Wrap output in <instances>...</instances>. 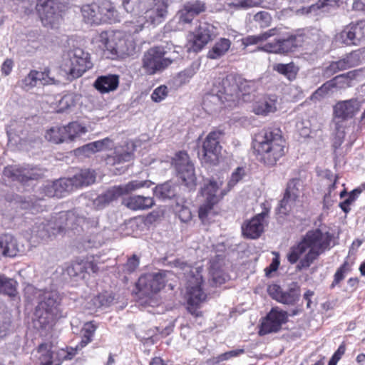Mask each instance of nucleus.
I'll list each match as a JSON object with an SVG mask.
<instances>
[{
    "mask_svg": "<svg viewBox=\"0 0 365 365\" xmlns=\"http://www.w3.org/2000/svg\"><path fill=\"white\" fill-rule=\"evenodd\" d=\"M361 192V189L356 188L348 194V197L346 200L339 203V206L344 212H345L346 214L349 212V211L351 210L349 207L350 205H351L356 200L359 195Z\"/></svg>",
    "mask_w": 365,
    "mask_h": 365,
    "instance_id": "obj_53",
    "label": "nucleus"
},
{
    "mask_svg": "<svg viewBox=\"0 0 365 365\" xmlns=\"http://www.w3.org/2000/svg\"><path fill=\"white\" fill-rule=\"evenodd\" d=\"M54 222H48L47 220H39L35 222L31 229V235L41 240H46L56 235L55 228L52 227Z\"/></svg>",
    "mask_w": 365,
    "mask_h": 365,
    "instance_id": "obj_33",
    "label": "nucleus"
},
{
    "mask_svg": "<svg viewBox=\"0 0 365 365\" xmlns=\"http://www.w3.org/2000/svg\"><path fill=\"white\" fill-rule=\"evenodd\" d=\"M36 350L39 354L38 357L39 365H53V351H52V344L51 342L39 344Z\"/></svg>",
    "mask_w": 365,
    "mask_h": 365,
    "instance_id": "obj_40",
    "label": "nucleus"
},
{
    "mask_svg": "<svg viewBox=\"0 0 365 365\" xmlns=\"http://www.w3.org/2000/svg\"><path fill=\"white\" fill-rule=\"evenodd\" d=\"M341 38L346 46L359 45L365 40V23L349 24L341 33Z\"/></svg>",
    "mask_w": 365,
    "mask_h": 365,
    "instance_id": "obj_27",
    "label": "nucleus"
},
{
    "mask_svg": "<svg viewBox=\"0 0 365 365\" xmlns=\"http://www.w3.org/2000/svg\"><path fill=\"white\" fill-rule=\"evenodd\" d=\"M198 65L192 63L189 67L178 73L174 78V83L176 86H181L187 83L196 73Z\"/></svg>",
    "mask_w": 365,
    "mask_h": 365,
    "instance_id": "obj_43",
    "label": "nucleus"
},
{
    "mask_svg": "<svg viewBox=\"0 0 365 365\" xmlns=\"http://www.w3.org/2000/svg\"><path fill=\"white\" fill-rule=\"evenodd\" d=\"M176 267L183 272L187 281L186 298L187 304H200L206 299L201 285L203 282L202 276L197 269H193L185 262H177Z\"/></svg>",
    "mask_w": 365,
    "mask_h": 365,
    "instance_id": "obj_6",
    "label": "nucleus"
},
{
    "mask_svg": "<svg viewBox=\"0 0 365 365\" xmlns=\"http://www.w3.org/2000/svg\"><path fill=\"white\" fill-rule=\"evenodd\" d=\"M115 301V294L109 292H104L94 296L91 299V304L93 309H104L110 307Z\"/></svg>",
    "mask_w": 365,
    "mask_h": 365,
    "instance_id": "obj_39",
    "label": "nucleus"
},
{
    "mask_svg": "<svg viewBox=\"0 0 365 365\" xmlns=\"http://www.w3.org/2000/svg\"><path fill=\"white\" fill-rule=\"evenodd\" d=\"M332 235L320 229L308 231L302 240L307 253L299 260L297 265L298 270L307 269L327 250H329Z\"/></svg>",
    "mask_w": 365,
    "mask_h": 365,
    "instance_id": "obj_3",
    "label": "nucleus"
},
{
    "mask_svg": "<svg viewBox=\"0 0 365 365\" xmlns=\"http://www.w3.org/2000/svg\"><path fill=\"white\" fill-rule=\"evenodd\" d=\"M273 69L290 81L296 78L299 71L298 68L292 62L289 63H277L274 66Z\"/></svg>",
    "mask_w": 365,
    "mask_h": 365,
    "instance_id": "obj_46",
    "label": "nucleus"
},
{
    "mask_svg": "<svg viewBox=\"0 0 365 365\" xmlns=\"http://www.w3.org/2000/svg\"><path fill=\"white\" fill-rule=\"evenodd\" d=\"M333 88L331 81H328L318 88L310 96V99L314 101H319L324 98L329 92Z\"/></svg>",
    "mask_w": 365,
    "mask_h": 365,
    "instance_id": "obj_54",
    "label": "nucleus"
},
{
    "mask_svg": "<svg viewBox=\"0 0 365 365\" xmlns=\"http://www.w3.org/2000/svg\"><path fill=\"white\" fill-rule=\"evenodd\" d=\"M180 187L171 182L167 181L163 184L158 185L153 188L154 195L163 200L176 199L178 200V190Z\"/></svg>",
    "mask_w": 365,
    "mask_h": 365,
    "instance_id": "obj_31",
    "label": "nucleus"
},
{
    "mask_svg": "<svg viewBox=\"0 0 365 365\" xmlns=\"http://www.w3.org/2000/svg\"><path fill=\"white\" fill-rule=\"evenodd\" d=\"M364 53L365 47L355 50L338 61H332L327 67L326 73L331 76L340 71L346 70L359 65L364 58L363 56Z\"/></svg>",
    "mask_w": 365,
    "mask_h": 365,
    "instance_id": "obj_20",
    "label": "nucleus"
},
{
    "mask_svg": "<svg viewBox=\"0 0 365 365\" xmlns=\"http://www.w3.org/2000/svg\"><path fill=\"white\" fill-rule=\"evenodd\" d=\"M232 81L230 78H216L212 85L210 92L207 93L203 98L202 105L205 109L212 110L211 104L219 106L225 102L230 103L229 106H232V101L230 96H235V87H230V83Z\"/></svg>",
    "mask_w": 365,
    "mask_h": 365,
    "instance_id": "obj_8",
    "label": "nucleus"
},
{
    "mask_svg": "<svg viewBox=\"0 0 365 365\" xmlns=\"http://www.w3.org/2000/svg\"><path fill=\"white\" fill-rule=\"evenodd\" d=\"M288 317L289 314L286 311L278 307L272 308L261 324L259 334L264 336L279 332L288 322Z\"/></svg>",
    "mask_w": 365,
    "mask_h": 365,
    "instance_id": "obj_19",
    "label": "nucleus"
},
{
    "mask_svg": "<svg viewBox=\"0 0 365 365\" xmlns=\"http://www.w3.org/2000/svg\"><path fill=\"white\" fill-rule=\"evenodd\" d=\"M254 21L260 28H266L271 24L272 16L267 11H261L254 16Z\"/></svg>",
    "mask_w": 365,
    "mask_h": 365,
    "instance_id": "obj_58",
    "label": "nucleus"
},
{
    "mask_svg": "<svg viewBox=\"0 0 365 365\" xmlns=\"http://www.w3.org/2000/svg\"><path fill=\"white\" fill-rule=\"evenodd\" d=\"M64 132H66V130L63 128V126L52 127L48 130H47L45 135V138L48 141L56 144L66 142Z\"/></svg>",
    "mask_w": 365,
    "mask_h": 365,
    "instance_id": "obj_47",
    "label": "nucleus"
},
{
    "mask_svg": "<svg viewBox=\"0 0 365 365\" xmlns=\"http://www.w3.org/2000/svg\"><path fill=\"white\" fill-rule=\"evenodd\" d=\"M218 35L217 26L208 22H200L187 44V51L198 53Z\"/></svg>",
    "mask_w": 365,
    "mask_h": 365,
    "instance_id": "obj_13",
    "label": "nucleus"
},
{
    "mask_svg": "<svg viewBox=\"0 0 365 365\" xmlns=\"http://www.w3.org/2000/svg\"><path fill=\"white\" fill-rule=\"evenodd\" d=\"M282 289L281 287L276 284L269 285L267 288V292L269 296L274 300L280 302L282 294Z\"/></svg>",
    "mask_w": 365,
    "mask_h": 365,
    "instance_id": "obj_63",
    "label": "nucleus"
},
{
    "mask_svg": "<svg viewBox=\"0 0 365 365\" xmlns=\"http://www.w3.org/2000/svg\"><path fill=\"white\" fill-rule=\"evenodd\" d=\"M63 128L66 130L64 134L66 138V142L73 141L76 138L87 132L86 128L82 126L77 122L70 123L68 125L63 126Z\"/></svg>",
    "mask_w": 365,
    "mask_h": 365,
    "instance_id": "obj_44",
    "label": "nucleus"
},
{
    "mask_svg": "<svg viewBox=\"0 0 365 365\" xmlns=\"http://www.w3.org/2000/svg\"><path fill=\"white\" fill-rule=\"evenodd\" d=\"M245 175V170L238 167L231 175V178L227 182V189L225 190H228V192Z\"/></svg>",
    "mask_w": 365,
    "mask_h": 365,
    "instance_id": "obj_60",
    "label": "nucleus"
},
{
    "mask_svg": "<svg viewBox=\"0 0 365 365\" xmlns=\"http://www.w3.org/2000/svg\"><path fill=\"white\" fill-rule=\"evenodd\" d=\"M77 96L73 93L64 95L58 101L56 111L58 113H63L68 110L71 108L75 106Z\"/></svg>",
    "mask_w": 365,
    "mask_h": 365,
    "instance_id": "obj_48",
    "label": "nucleus"
},
{
    "mask_svg": "<svg viewBox=\"0 0 365 365\" xmlns=\"http://www.w3.org/2000/svg\"><path fill=\"white\" fill-rule=\"evenodd\" d=\"M123 204L133 210H148L154 205V200L151 197L133 195L125 199Z\"/></svg>",
    "mask_w": 365,
    "mask_h": 365,
    "instance_id": "obj_35",
    "label": "nucleus"
},
{
    "mask_svg": "<svg viewBox=\"0 0 365 365\" xmlns=\"http://www.w3.org/2000/svg\"><path fill=\"white\" fill-rule=\"evenodd\" d=\"M300 296V287L297 282L289 284L287 290L282 291L280 303L285 304H294L299 300Z\"/></svg>",
    "mask_w": 365,
    "mask_h": 365,
    "instance_id": "obj_42",
    "label": "nucleus"
},
{
    "mask_svg": "<svg viewBox=\"0 0 365 365\" xmlns=\"http://www.w3.org/2000/svg\"><path fill=\"white\" fill-rule=\"evenodd\" d=\"M131 147L130 150L128 146L125 148H122L120 150H116L115 155L113 158H109L108 161L113 160V164L130 162L134 157V147L133 144Z\"/></svg>",
    "mask_w": 365,
    "mask_h": 365,
    "instance_id": "obj_45",
    "label": "nucleus"
},
{
    "mask_svg": "<svg viewBox=\"0 0 365 365\" xmlns=\"http://www.w3.org/2000/svg\"><path fill=\"white\" fill-rule=\"evenodd\" d=\"M16 240L11 235H4L0 237V257H16L19 252Z\"/></svg>",
    "mask_w": 365,
    "mask_h": 365,
    "instance_id": "obj_34",
    "label": "nucleus"
},
{
    "mask_svg": "<svg viewBox=\"0 0 365 365\" xmlns=\"http://www.w3.org/2000/svg\"><path fill=\"white\" fill-rule=\"evenodd\" d=\"M69 63L66 72L68 74V78L71 81L81 77L93 66L89 53L80 48H76L69 53Z\"/></svg>",
    "mask_w": 365,
    "mask_h": 365,
    "instance_id": "obj_16",
    "label": "nucleus"
},
{
    "mask_svg": "<svg viewBox=\"0 0 365 365\" xmlns=\"http://www.w3.org/2000/svg\"><path fill=\"white\" fill-rule=\"evenodd\" d=\"M152 185L153 182L150 180H135L125 185L111 187L99 195L93 200V205L96 209L101 210L123 195H127L142 187H150Z\"/></svg>",
    "mask_w": 365,
    "mask_h": 365,
    "instance_id": "obj_7",
    "label": "nucleus"
},
{
    "mask_svg": "<svg viewBox=\"0 0 365 365\" xmlns=\"http://www.w3.org/2000/svg\"><path fill=\"white\" fill-rule=\"evenodd\" d=\"M232 79L230 83V87H235V96H230L232 103H235L239 101L241 96H245L247 94L255 92L259 86V81L255 80L247 81L241 78H236L235 76L230 75L227 76L225 78Z\"/></svg>",
    "mask_w": 365,
    "mask_h": 365,
    "instance_id": "obj_26",
    "label": "nucleus"
},
{
    "mask_svg": "<svg viewBox=\"0 0 365 365\" xmlns=\"http://www.w3.org/2000/svg\"><path fill=\"white\" fill-rule=\"evenodd\" d=\"M277 96L276 95L267 96L257 102L255 107V112L257 115H262L274 113L277 110Z\"/></svg>",
    "mask_w": 365,
    "mask_h": 365,
    "instance_id": "obj_37",
    "label": "nucleus"
},
{
    "mask_svg": "<svg viewBox=\"0 0 365 365\" xmlns=\"http://www.w3.org/2000/svg\"><path fill=\"white\" fill-rule=\"evenodd\" d=\"M177 57L176 53H173L171 57H163V49L155 46L145 53L143 58V68L146 73L153 75L168 68L176 61Z\"/></svg>",
    "mask_w": 365,
    "mask_h": 365,
    "instance_id": "obj_14",
    "label": "nucleus"
},
{
    "mask_svg": "<svg viewBox=\"0 0 365 365\" xmlns=\"http://www.w3.org/2000/svg\"><path fill=\"white\" fill-rule=\"evenodd\" d=\"M305 39L303 34H289L268 42L259 49L267 53L287 54L295 52L303 46Z\"/></svg>",
    "mask_w": 365,
    "mask_h": 365,
    "instance_id": "obj_10",
    "label": "nucleus"
},
{
    "mask_svg": "<svg viewBox=\"0 0 365 365\" xmlns=\"http://www.w3.org/2000/svg\"><path fill=\"white\" fill-rule=\"evenodd\" d=\"M68 274L71 277L84 278L86 264L84 262H74L67 268Z\"/></svg>",
    "mask_w": 365,
    "mask_h": 365,
    "instance_id": "obj_52",
    "label": "nucleus"
},
{
    "mask_svg": "<svg viewBox=\"0 0 365 365\" xmlns=\"http://www.w3.org/2000/svg\"><path fill=\"white\" fill-rule=\"evenodd\" d=\"M303 35L306 37L304 43L315 46L316 48H319L322 46L323 39L322 35L318 31L315 30L308 34Z\"/></svg>",
    "mask_w": 365,
    "mask_h": 365,
    "instance_id": "obj_59",
    "label": "nucleus"
},
{
    "mask_svg": "<svg viewBox=\"0 0 365 365\" xmlns=\"http://www.w3.org/2000/svg\"><path fill=\"white\" fill-rule=\"evenodd\" d=\"M139 257L136 255H133L131 257L128 258L126 263L124 264V270L128 273L134 272L139 265Z\"/></svg>",
    "mask_w": 365,
    "mask_h": 365,
    "instance_id": "obj_64",
    "label": "nucleus"
},
{
    "mask_svg": "<svg viewBox=\"0 0 365 365\" xmlns=\"http://www.w3.org/2000/svg\"><path fill=\"white\" fill-rule=\"evenodd\" d=\"M205 3L200 0L187 1L182 8L178 12L179 21L182 24H190L194 18L205 11Z\"/></svg>",
    "mask_w": 365,
    "mask_h": 365,
    "instance_id": "obj_28",
    "label": "nucleus"
},
{
    "mask_svg": "<svg viewBox=\"0 0 365 365\" xmlns=\"http://www.w3.org/2000/svg\"><path fill=\"white\" fill-rule=\"evenodd\" d=\"M0 294L9 297H14L17 295L18 282L13 278H9L2 274L0 280Z\"/></svg>",
    "mask_w": 365,
    "mask_h": 365,
    "instance_id": "obj_41",
    "label": "nucleus"
},
{
    "mask_svg": "<svg viewBox=\"0 0 365 365\" xmlns=\"http://www.w3.org/2000/svg\"><path fill=\"white\" fill-rule=\"evenodd\" d=\"M74 190L71 178H60L48 185L46 194L50 197H62L65 193H68Z\"/></svg>",
    "mask_w": 365,
    "mask_h": 365,
    "instance_id": "obj_29",
    "label": "nucleus"
},
{
    "mask_svg": "<svg viewBox=\"0 0 365 365\" xmlns=\"http://www.w3.org/2000/svg\"><path fill=\"white\" fill-rule=\"evenodd\" d=\"M82 220L81 217H77L71 210L61 212L47 220L48 222H54L52 227L55 228L56 235L64 232L67 229L74 230L76 225H78Z\"/></svg>",
    "mask_w": 365,
    "mask_h": 365,
    "instance_id": "obj_24",
    "label": "nucleus"
},
{
    "mask_svg": "<svg viewBox=\"0 0 365 365\" xmlns=\"http://www.w3.org/2000/svg\"><path fill=\"white\" fill-rule=\"evenodd\" d=\"M81 11L84 21L87 24H113L120 21L118 11L113 4L108 0H98V1L91 4L83 5Z\"/></svg>",
    "mask_w": 365,
    "mask_h": 365,
    "instance_id": "obj_5",
    "label": "nucleus"
},
{
    "mask_svg": "<svg viewBox=\"0 0 365 365\" xmlns=\"http://www.w3.org/2000/svg\"><path fill=\"white\" fill-rule=\"evenodd\" d=\"M301 187L299 179L294 178L289 181L283 198L277 208V213L286 215L291 211L299 197Z\"/></svg>",
    "mask_w": 365,
    "mask_h": 365,
    "instance_id": "obj_21",
    "label": "nucleus"
},
{
    "mask_svg": "<svg viewBox=\"0 0 365 365\" xmlns=\"http://www.w3.org/2000/svg\"><path fill=\"white\" fill-rule=\"evenodd\" d=\"M307 250V248L301 240L297 245L292 246L290 248L287 256L288 262L291 264H295Z\"/></svg>",
    "mask_w": 365,
    "mask_h": 365,
    "instance_id": "obj_49",
    "label": "nucleus"
},
{
    "mask_svg": "<svg viewBox=\"0 0 365 365\" xmlns=\"http://www.w3.org/2000/svg\"><path fill=\"white\" fill-rule=\"evenodd\" d=\"M71 180L73 184L74 190L86 187L95 182L96 173L91 169H81L71 178Z\"/></svg>",
    "mask_w": 365,
    "mask_h": 365,
    "instance_id": "obj_36",
    "label": "nucleus"
},
{
    "mask_svg": "<svg viewBox=\"0 0 365 365\" xmlns=\"http://www.w3.org/2000/svg\"><path fill=\"white\" fill-rule=\"evenodd\" d=\"M168 96V88L165 86H160L156 88L151 94V99L156 103L164 100Z\"/></svg>",
    "mask_w": 365,
    "mask_h": 365,
    "instance_id": "obj_62",
    "label": "nucleus"
},
{
    "mask_svg": "<svg viewBox=\"0 0 365 365\" xmlns=\"http://www.w3.org/2000/svg\"><path fill=\"white\" fill-rule=\"evenodd\" d=\"M223 135L221 130L210 132L202 144L201 161L203 163L216 165L219 161L222 146L220 143Z\"/></svg>",
    "mask_w": 365,
    "mask_h": 365,
    "instance_id": "obj_18",
    "label": "nucleus"
},
{
    "mask_svg": "<svg viewBox=\"0 0 365 365\" xmlns=\"http://www.w3.org/2000/svg\"><path fill=\"white\" fill-rule=\"evenodd\" d=\"M36 70H31L21 81V87L25 91L36 87L38 83L36 81Z\"/></svg>",
    "mask_w": 365,
    "mask_h": 365,
    "instance_id": "obj_55",
    "label": "nucleus"
},
{
    "mask_svg": "<svg viewBox=\"0 0 365 365\" xmlns=\"http://www.w3.org/2000/svg\"><path fill=\"white\" fill-rule=\"evenodd\" d=\"M177 176L181 179L189 191L196 189L197 178L193 163L186 152L179 151L172 160Z\"/></svg>",
    "mask_w": 365,
    "mask_h": 365,
    "instance_id": "obj_9",
    "label": "nucleus"
},
{
    "mask_svg": "<svg viewBox=\"0 0 365 365\" xmlns=\"http://www.w3.org/2000/svg\"><path fill=\"white\" fill-rule=\"evenodd\" d=\"M361 107V101L356 98L338 101L333 106L335 128L342 138L344 136V132H341L340 130L343 128V123L354 118L359 112Z\"/></svg>",
    "mask_w": 365,
    "mask_h": 365,
    "instance_id": "obj_11",
    "label": "nucleus"
},
{
    "mask_svg": "<svg viewBox=\"0 0 365 365\" xmlns=\"http://www.w3.org/2000/svg\"><path fill=\"white\" fill-rule=\"evenodd\" d=\"M123 6L128 13L138 15L143 13L142 20L137 21L136 28L133 31H141L143 24L156 26L164 22L168 14V0H123Z\"/></svg>",
    "mask_w": 365,
    "mask_h": 365,
    "instance_id": "obj_2",
    "label": "nucleus"
},
{
    "mask_svg": "<svg viewBox=\"0 0 365 365\" xmlns=\"http://www.w3.org/2000/svg\"><path fill=\"white\" fill-rule=\"evenodd\" d=\"M45 171L38 166L15 165L6 167L4 175L13 181L26 183L30 180H36L43 178Z\"/></svg>",
    "mask_w": 365,
    "mask_h": 365,
    "instance_id": "obj_15",
    "label": "nucleus"
},
{
    "mask_svg": "<svg viewBox=\"0 0 365 365\" xmlns=\"http://www.w3.org/2000/svg\"><path fill=\"white\" fill-rule=\"evenodd\" d=\"M119 84V76L115 74H109L98 76L93 86L101 93H106L117 89Z\"/></svg>",
    "mask_w": 365,
    "mask_h": 365,
    "instance_id": "obj_32",
    "label": "nucleus"
},
{
    "mask_svg": "<svg viewBox=\"0 0 365 365\" xmlns=\"http://www.w3.org/2000/svg\"><path fill=\"white\" fill-rule=\"evenodd\" d=\"M269 210L265 209L261 213L254 216L251 220L245 221L242 225V232L245 237L257 239L264 232V220L268 215Z\"/></svg>",
    "mask_w": 365,
    "mask_h": 365,
    "instance_id": "obj_25",
    "label": "nucleus"
},
{
    "mask_svg": "<svg viewBox=\"0 0 365 365\" xmlns=\"http://www.w3.org/2000/svg\"><path fill=\"white\" fill-rule=\"evenodd\" d=\"M99 41L102 48L109 52L113 56H120L128 53L125 43L126 41L124 38H121L120 33L109 34L107 31H103L100 34Z\"/></svg>",
    "mask_w": 365,
    "mask_h": 365,
    "instance_id": "obj_22",
    "label": "nucleus"
},
{
    "mask_svg": "<svg viewBox=\"0 0 365 365\" xmlns=\"http://www.w3.org/2000/svg\"><path fill=\"white\" fill-rule=\"evenodd\" d=\"M253 148L259 160L266 166H274L285 155L286 142L279 128H268L256 135Z\"/></svg>",
    "mask_w": 365,
    "mask_h": 365,
    "instance_id": "obj_1",
    "label": "nucleus"
},
{
    "mask_svg": "<svg viewBox=\"0 0 365 365\" xmlns=\"http://www.w3.org/2000/svg\"><path fill=\"white\" fill-rule=\"evenodd\" d=\"M231 41L229 38H220L218 39L207 53L210 59H219L225 56L231 46Z\"/></svg>",
    "mask_w": 365,
    "mask_h": 365,
    "instance_id": "obj_38",
    "label": "nucleus"
},
{
    "mask_svg": "<svg viewBox=\"0 0 365 365\" xmlns=\"http://www.w3.org/2000/svg\"><path fill=\"white\" fill-rule=\"evenodd\" d=\"M364 71V68L355 69L335 76L330 80L333 88L344 89L353 86V81L361 76Z\"/></svg>",
    "mask_w": 365,
    "mask_h": 365,
    "instance_id": "obj_30",
    "label": "nucleus"
},
{
    "mask_svg": "<svg viewBox=\"0 0 365 365\" xmlns=\"http://www.w3.org/2000/svg\"><path fill=\"white\" fill-rule=\"evenodd\" d=\"M61 297L56 291H46L40 297L34 315L41 329L51 326L61 315Z\"/></svg>",
    "mask_w": 365,
    "mask_h": 365,
    "instance_id": "obj_4",
    "label": "nucleus"
},
{
    "mask_svg": "<svg viewBox=\"0 0 365 365\" xmlns=\"http://www.w3.org/2000/svg\"><path fill=\"white\" fill-rule=\"evenodd\" d=\"M73 152L78 157H90L95 153L92 142L75 149Z\"/></svg>",
    "mask_w": 365,
    "mask_h": 365,
    "instance_id": "obj_61",
    "label": "nucleus"
},
{
    "mask_svg": "<svg viewBox=\"0 0 365 365\" xmlns=\"http://www.w3.org/2000/svg\"><path fill=\"white\" fill-rule=\"evenodd\" d=\"M93 145L95 153L97 152L112 150L114 148L113 140L109 138H105L102 140L93 141Z\"/></svg>",
    "mask_w": 365,
    "mask_h": 365,
    "instance_id": "obj_56",
    "label": "nucleus"
},
{
    "mask_svg": "<svg viewBox=\"0 0 365 365\" xmlns=\"http://www.w3.org/2000/svg\"><path fill=\"white\" fill-rule=\"evenodd\" d=\"M222 185V182H218L212 179L201 188V195L205 197V202L200 205L198 211V216L201 220L204 221L207 218L214 205L228 192L225 189L219 191Z\"/></svg>",
    "mask_w": 365,
    "mask_h": 365,
    "instance_id": "obj_12",
    "label": "nucleus"
},
{
    "mask_svg": "<svg viewBox=\"0 0 365 365\" xmlns=\"http://www.w3.org/2000/svg\"><path fill=\"white\" fill-rule=\"evenodd\" d=\"M36 9L44 26L54 28L61 19L60 4L56 0H38Z\"/></svg>",
    "mask_w": 365,
    "mask_h": 365,
    "instance_id": "obj_17",
    "label": "nucleus"
},
{
    "mask_svg": "<svg viewBox=\"0 0 365 365\" xmlns=\"http://www.w3.org/2000/svg\"><path fill=\"white\" fill-rule=\"evenodd\" d=\"M156 47L163 49V57H171L173 53H176L178 56L176 61L181 58L183 51L181 46L174 45L172 42H166L165 45H160Z\"/></svg>",
    "mask_w": 365,
    "mask_h": 365,
    "instance_id": "obj_51",
    "label": "nucleus"
},
{
    "mask_svg": "<svg viewBox=\"0 0 365 365\" xmlns=\"http://www.w3.org/2000/svg\"><path fill=\"white\" fill-rule=\"evenodd\" d=\"M165 286V274L163 273L147 274L141 276L136 283L138 290L145 296L157 293Z\"/></svg>",
    "mask_w": 365,
    "mask_h": 365,
    "instance_id": "obj_23",
    "label": "nucleus"
},
{
    "mask_svg": "<svg viewBox=\"0 0 365 365\" xmlns=\"http://www.w3.org/2000/svg\"><path fill=\"white\" fill-rule=\"evenodd\" d=\"M36 77L37 83H39L43 86L59 83L58 81L56 80L53 76H51V70L48 68H45L42 71H36Z\"/></svg>",
    "mask_w": 365,
    "mask_h": 365,
    "instance_id": "obj_50",
    "label": "nucleus"
},
{
    "mask_svg": "<svg viewBox=\"0 0 365 365\" xmlns=\"http://www.w3.org/2000/svg\"><path fill=\"white\" fill-rule=\"evenodd\" d=\"M244 353H245L244 349H238L231 350V351H227L225 353L221 354L218 355L217 356L212 358L211 361L214 364H218L221 361L228 360L231 358L237 357Z\"/></svg>",
    "mask_w": 365,
    "mask_h": 365,
    "instance_id": "obj_57",
    "label": "nucleus"
}]
</instances>
